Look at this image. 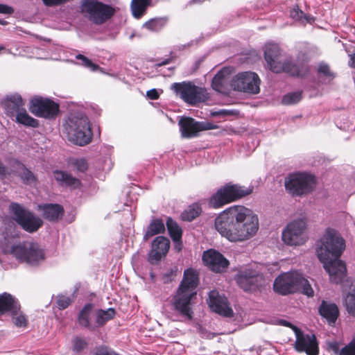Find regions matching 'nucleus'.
<instances>
[{
	"mask_svg": "<svg viewBox=\"0 0 355 355\" xmlns=\"http://www.w3.org/2000/svg\"><path fill=\"white\" fill-rule=\"evenodd\" d=\"M216 230L231 242H241L253 237L259 230V219L244 206L234 205L220 213L215 219Z\"/></svg>",
	"mask_w": 355,
	"mask_h": 355,
	"instance_id": "nucleus-1",
	"label": "nucleus"
},
{
	"mask_svg": "<svg viewBox=\"0 0 355 355\" xmlns=\"http://www.w3.org/2000/svg\"><path fill=\"white\" fill-rule=\"evenodd\" d=\"M345 249V242L335 230L327 228L316 249L318 259L329 275L330 281L340 284L347 276V268L340 257Z\"/></svg>",
	"mask_w": 355,
	"mask_h": 355,
	"instance_id": "nucleus-2",
	"label": "nucleus"
},
{
	"mask_svg": "<svg viewBox=\"0 0 355 355\" xmlns=\"http://www.w3.org/2000/svg\"><path fill=\"white\" fill-rule=\"evenodd\" d=\"M199 283L197 272L193 268L184 270L183 278L172 299L175 311L189 320L193 318L192 301L196 297V288Z\"/></svg>",
	"mask_w": 355,
	"mask_h": 355,
	"instance_id": "nucleus-3",
	"label": "nucleus"
},
{
	"mask_svg": "<svg viewBox=\"0 0 355 355\" xmlns=\"http://www.w3.org/2000/svg\"><path fill=\"white\" fill-rule=\"evenodd\" d=\"M64 133L70 142L83 146L92 139L89 119L83 114H71L63 124Z\"/></svg>",
	"mask_w": 355,
	"mask_h": 355,
	"instance_id": "nucleus-4",
	"label": "nucleus"
},
{
	"mask_svg": "<svg viewBox=\"0 0 355 355\" xmlns=\"http://www.w3.org/2000/svg\"><path fill=\"white\" fill-rule=\"evenodd\" d=\"M253 191V187L245 188L237 184L228 182L220 187L209 200V205L214 209H219L225 205L244 198Z\"/></svg>",
	"mask_w": 355,
	"mask_h": 355,
	"instance_id": "nucleus-5",
	"label": "nucleus"
},
{
	"mask_svg": "<svg viewBox=\"0 0 355 355\" xmlns=\"http://www.w3.org/2000/svg\"><path fill=\"white\" fill-rule=\"evenodd\" d=\"M80 9L85 19L98 26L110 20L116 12L111 5L98 0H82Z\"/></svg>",
	"mask_w": 355,
	"mask_h": 355,
	"instance_id": "nucleus-6",
	"label": "nucleus"
},
{
	"mask_svg": "<svg viewBox=\"0 0 355 355\" xmlns=\"http://www.w3.org/2000/svg\"><path fill=\"white\" fill-rule=\"evenodd\" d=\"M10 254L19 261L30 265H37L45 258L43 250L38 243L34 242H24L13 245L10 248Z\"/></svg>",
	"mask_w": 355,
	"mask_h": 355,
	"instance_id": "nucleus-7",
	"label": "nucleus"
},
{
	"mask_svg": "<svg viewBox=\"0 0 355 355\" xmlns=\"http://www.w3.org/2000/svg\"><path fill=\"white\" fill-rule=\"evenodd\" d=\"M171 89L191 105L205 102L209 98L205 88L198 87L191 82L175 83L171 85Z\"/></svg>",
	"mask_w": 355,
	"mask_h": 355,
	"instance_id": "nucleus-8",
	"label": "nucleus"
},
{
	"mask_svg": "<svg viewBox=\"0 0 355 355\" xmlns=\"http://www.w3.org/2000/svg\"><path fill=\"white\" fill-rule=\"evenodd\" d=\"M10 210L13 214L16 223L28 233L36 232L44 224L40 217L26 209L19 203L12 202Z\"/></svg>",
	"mask_w": 355,
	"mask_h": 355,
	"instance_id": "nucleus-9",
	"label": "nucleus"
},
{
	"mask_svg": "<svg viewBox=\"0 0 355 355\" xmlns=\"http://www.w3.org/2000/svg\"><path fill=\"white\" fill-rule=\"evenodd\" d=\"M29 111L35 116L55 119L60 112V105L49 98L34 96L29 101Z\"/></svg>",
	"mask_w": 355,
	"mask_h": 355,
	"instance_id": "nucleus-10",
	"label": "nucleus"
},
{
	"mask_svg": "<svg viewBox=\"0 0 355 355\" xmlns=\"http://www.w3.org/2000/svg\"><path fill=\"white\" fill-rule=\"evenodd\" d=\"M260 83L261 80L256 73L245 71L234 76L230 85L235 91L257 94L260 92Z\"/></svg>",
	"mask_w": 355,
	"mask_h": 355,
	"instance_id": "nucleus-11",
	"label": "nucleus"
},
{
	"mask_svg": "<svg viewBox=\"0 0 355 355\" xmlns=\"http://www.w3.org/2000/svg\"><path fill=\"white\" fill-rule=\"evenodd\" d=\"M291 329L295 335L294 348L298 352H305L307 355H318L319 346L316 336L313 334H305L297 327L290 323Z\"/></svg>",
	"mask_w": 355,
	"mask_h": 355,
	"instance_id": "nucleus-12",
	"label": "nucleus"
},
{
	"mask_svg": "<svg viewBox=\"0 0 355 355\" xmlns=\"http://www.w3.org/2000/svg\"><path fill=\"white\" fill-rule=\"evenodd\" d=\"M315 177L307 173L290 174V192L293 196H303L311 193L315 187Z\"/></svg>",
	"mask_w": 355,
	"mask_h": 355,
	"instance_id": "nucleus-13",
	"label": "nucleus"
},
{
	"mask_svg": "<svg viewBox=\"0 0 355 355\" xmlns=\"http://www.w3.org/2000/svg\"><path fill=\"white\" fill-rule=\"evenodd\" d=\"M234 279L244 291H252L261 285L263 276L252 268L246 267L239 269Z\"/></svg>",
	"mask_w": 355,
	"mask_h": 355,
	"instance_id": "nucleus-14",
	"label": "nucleus"
},
{
	"mask_svg": "<svg viewBox=\"0 0 355 355\" xmlns=\"http://www.w3.org/2000/svg\"><path fill=\"white\" fill-rule=\"evenodd\" d=\"M181 135L184 138L197 137L198 133L203 130H213L216 125L209 122L197 121L189 116L182 117L178 123Z\"/></svg>",
	"mask_w": 355,
	"mask_h": 355,
	"instance_id": "nucleus-15",
	"label": "nucleus"
},
{
	"mask_svg": "<svg viewBox=\"0 0 355 355\" xmlns=\"http://www.w3.org/2000/svg\"><path fill=\"white\" fill-rule=\"evenodd\" d=\"M264 58L272 72L279 73L288 71V64L286 61L282 62L281 50L277 44H268L266 45Z\"/></svg>",
	"mask_w": 355,
	"mask_h": 355,
	"instance_id": "nucleus-16",
	"label": "nucleus"
},
{
	"mask_svg": "<svg viewBox=\"0 0 355 355\" xmlns=\"http://www.w3.org/2000/svg\"><path fill=\"white\" fill-rule=\"evenodd\" d=\"M170 248V241L165 236H157L151 243V249L148 254V261L150 264H157L165 257Z\"/></svg>",
	"mask_w": 355,
	"mask_h": 355,
	"instance_id": "nucleus-17",
	"label": "nucleus"
},
{
	"mask_svg": "<svg viewBox=\"0 0 355 355\" xmlns=\"http://www.w3.org/2000/svg\"><path fill=\"white\" fill-rule=\"evenodd\" d=\"M208 304L214 312L225 316H233V310L229 306L228 300L224 295H219L218 292L212 290L209 293Z\"/></svg>",
	"mask_w": 355,
	"mask_h": 355,
	"instance_id": "nucleus-18",
	"label": "nucleus"
},
{
	"mask_svg": "<svg viewBox=\"0 0 355 355\" xmlns=\"http://www.w3.org/2000/svg\"><path fill=\"white\" fill-rule=\"evenodd\" d=\"M202 260L211 270L215 272H223L229 266V261L219 252L215 250L205 251Z\"/></svg>",
	"mask_w": 355,
	"mask_h": 355,
	"instance_id": "nucleus-19",
	"label": "nucleus"
},
{
	"mask_svg": "<svg viewBox=\"0 0 355 355\" xmlns=\"http://www.w3.org/2000/svg\"><path fill=\"white\" fill-rule=\"evenodd\" d=\"M307 239L306 219L304 217L290 223V246L301 245Z\"/></svg>",
	"mask_w": 355,
	"mask_h": 355,
	"instance_id": "nucleus-20",
	"label": "nucleus"
},
{
	"mask_svg": "<svg viewBox=\"0 0 355 355\" xmlns=\"http://www.w3.org/2000/svg\"><path fill=\"white\" fill-rule=\"evenodd\" d=\"M300 293L308 297L314 295V291L309 281L297 270L290 271V293Z\"/></svg>",
	"mask_w": 355,
	"mask_h": 355,
	"instance_id": "nucleus-21",
	"label": "nucleus"
},
{
	"mask_svg": "<svg viewBox=\"0 0 355 355\" xmlns=\"http://www.w3.org/2000/svg\"><path fill=\"white\" fill-rule=\"evenodd\" d=\"M38 210L42 211V217L50 222H58L64 214L63 206L56 203L39 205Z\"/></svg>",
	"mask_w": 355,
	"mask_h": 355,
	"instance_id": "nucleus-22",
	"label": "nucleus"
},
{
	"mask_svg": "<svg viewBox=\"0 0 355 355\" xmlns=\"http://www.w3.org/2000/svg\"><path fill=\"white\" fill-rule=\"evenodd\" d=\"M21 305L19 301L8 293L0 294V313H10L12 315H17Z\"/></svg>",
	"mask_w": 355,
	"mask_h": 355,
	"instance_id": "nucleus-23",
	"label": "nucleus"
},
{
	"mask_svg": "<svg viewBox=\"0 0 355 355\" xmlns=\"http://www.w3.org/2000/svg\"><path fill=\"white\" fill-rule=\"evenodd\" d=\"M2 104L8 114L12 116L24 108L25 101L19 94L15 93L7 95L3 99Z\"/></svg>",
	"mask_w": 355,
	"mask_h": 355,
	"instance_id": "nucleus-24",
	"label": "nucleus"
},
{
	"mask_svg": "<svg viewBox=\"0 0 355 355\" xmlns=\"http://www.w3.org/2000/svg\"><path fill=\"white\" fill-rule=\"evenodd\" d=\"M53 176L58 183L62 187L76 189L81 185V182L78 178L73 177L70 173L63 171H55L53 172Z\"/></svg>",
	"mask_w": 355,
	"mask_h": 355,
	"instance_id": "nucleus-25",
	"label": "nucleus"
},
{
	"mask_svg": "<svg viewBox=\"0 0 355 355\" xmlns=\"http://www.w3.org/2000/svg\"><path fill=\"white\" fill-rule=\"evenodd\" d=\"M319 313L329 324H334L339 315L338 306L335 304L328 303L324 300L319 306Z\"/></svg>",
	"mask_w": 355,
	"mask_h": 355,
	"instance_id": "nucleus-26",
	"label": "nucleus"
},
{
	"mask_svg": "<svg viewBox=\"0 0 355 355\" xmlns=\"http://www.w3.org/2000/svg\"><path fill=\"white\" fill-rule=\"evenodd\" d=\"M94 306L91 303H87L80 310L78 315V324L92 331H95L96 327L92 325L90 322V315L92 311Z\"/></svg>",
	"mask_w": 355,
	"mask_h": 355,
	"instance_id": "nucleus-27",
	"label": "nucleus"
},
{
	"mask_svg": "<svg viewBox=\"0 0 355 355\" xmlns=\"http://www.w3.org/2000/svg\"><path fill=\"white\" fill-rule=\"evenodd\" d=\"M15 167L16 168L17 175L25 184H31L37 181V178L33 173L28 169L21 162L17 160L15 161Z\"/></svg>",
	"mask_w": 355,
	"mask_h": 355,
	"instance_id": "nucleus-28",
	"label": "nucleus"
},
{
	"mask_svg": "<svg viewBox=\"0 0 355 355\" xmlns=\"http://www.w3.org/2000/svg\"><path fill=\"white\" fill-rule=\"evenodd\" d=\"M165 232V225L164 221L161 218L153 219L144 235V240L148 241L155 235L164 233Z\"/></svg>",
	"mask_w": 355,
	"mask_h": 355,
	"instance_id": "nucleus-29",
	"label": "nucleus"
},
{
	"mask_svg": "<svg viewBox=\"0 0 355 355\" xmlns=\"http://www.w3.org/2000/svg\"><path fill=\"white\" fill-rule=\"evenodd\" d=\"M274 291L282 295L288 294V272L279 275L273 284Z\"/></svg>",
	"mask_w": 355,
	"mask_h": 355,
	"instance_id": "nucleus-30",
	"label": "nucleus"
},
{
	"mask_svg": "<svg viewBox=\"0 0 355 355\" xmlns=\"http://www.w3.org/2000/svg\"><path fill=\"white\" fill-rule=\"evenodd\" d=\"M317 73L318 77L322 78V82L324 84H329L336 77V73L331 70L329 65L324 62L318 64Z\"/></svg>",
	"mask_w": 355,
	"mask_h": 355,
	"instance_id": "nucleus-31",
	"label": "nucleus"
},
{
	"mask_svg": "<svg viewBox=\"0 0 355 355\" xmlns=\"http://www.w3.org/2000/svg\"><path fill=\"white\" fill-rule=\"evenodd\" d=\"M16 122L27 127L37 128L39 121L30 116L24 108L16 113Z\"/></svg>",
	"mask_w": 355,
	"mask_h": 355,
	"instance_id": "nucleus-32",
	"label": "nucleus"
},
{
	"mask_svg": "<svg viewBox=\"0 0 355 355\" xmlns=\"http://www.w3.org/2000/svg\"><path fill=\"white\" fill-rule=\"evenodd\" d=\"M151 1L152 0H132L131 8L133 16L136 18L142 17Z\"/></svg>",
	"mask_w": 355,
	"mask_h": 355,
	"instance_id": "nucleus-33",
	"label": "nucleus"
},
{
	"mask_svg": "<svg viewBox=\"0 0 355 355\" xmlns=\"http://www.w3.org/2000/svg\"><path fill=\"white\" fill-rule=\"evenodd\" d=\"M166 225L168 232V234L173 241H178L182 239V230L175 220L168 217L166 220Z\"/></svg>",
	"mask_w": 355,
	"mask_h": 355,
	"instance_id": "nucleus-34",
	"label": "nucleus"
},
{
	"mask_svg": "<svg viewBox=\"0 0 355 355\" xmlns=\"http://www.w3.org/2000/svg\"><path fill=\"white\" fill-rule=\"evenodd\" d=\"M202 212V208L198 203H193L189 205L181 214V218L184 221H192Z\"/></svg>",
	"mask_w": 355,
	"mask_h": 355,
	"instance_id": "nucleus-35",
	"label": "nucleus"
},
{
	"mask_svg": "<svg viewBox=\"0 0 355 355\" xmlns=\"http://www.w3.org/2000/svg\"><path fill=\"white\" fill-rule=\"evenodd\" d=\"M116 311L113 308H109L107 310L100 309L96 315V323L98 327H103L105 323L113 319Z\"/></svg>",
	"mask_w": 355,
	"mask_h": 355,
	"instance_id": "nucleus-36",
	"label": "nucleus"
},
{
	"mask_svg": "<svg viewBox=\"0 0 355 355\" xmlns=\"http://www.w3.org/2000/svg\"><path fill=\"white\" fill-rule=\"evenodd\" d=\"M167 18L166 17H157L150 19L147 21L144 27L150 31L157 32L161 31L166 24Z\"/></svg>",
	"mask_w": 355,
	"mask_h": 355,
	"instance_id": "nucleus-37",
	"label": "nucleus"
},
{
	"mask_svg": "<svg viewBox=\"0 0 355 355\" xmlns=\"http://www.w3.org/2000/svg\"><path fill=\"white\" fill-rule=\"evenodd\" d=\"M309 72V69L307 64V60H303L302 62L297 64L290 65V76H296L299 77H304Z\"/></svg>",
	"mask_w": 355,
	"mask_h": 355,
	"instance_id": "nucleus-38",
	"label": "nucleus"
},
{
	"mask_svg": "<svg viewBox=\"0 0 355 355\" xmlns=\"http://www.w3.org/2000/svg\"><path fill=\"white\" fill-rule=\"evenodd\" d=\"M88 346L87 340L80 337L75 336L72 340V350L76 353H79L86 349Z\"/></svg>",
	"mask_w": 355,
	"mask_h": 355,
	"instance_id": "nucleus-39",
	"label": "nucleus"
},
{
	"mask_svg": "<svg viewBox=\"0 0 355 355\" xmlns=\"http://www.w3.org/2000/svg\"><path fill=\"white\" fill-rule=\"evenodd\" d=\"M290 17L293 19L302 23L305 21L311 23V18L306 16L301 10L299 9L298 6L294 7L293 10L290 11Z\"/></svg>",
	"mask_w": 355,
	"mask_h": 355,
	"instance_id": "nucleus-40",
	"label": "nucleus"
},
{
	"mask_svg": "<svg viewBox=\"0 0 355 355\" xmlns=\"http://www.w3.org/2000/svg\"><path fill=\"white\" fill-rule=\"evenodd\" d=\"M345 306L347 312L355 316V289L346 296L345 299Z\"/></svg>",
	"mask_w": 355,
	"mask_h": 355,
	"instance_id": "nucleus-41",
	"label": "nucleus"
},
{
	"mask_svg": "<svg viewBox=\"0 0 355 355\" xmlns=\"http://www.w3.org/2000/svg\"><path fill=\"white\" fill-rule=\"evenodd\" d=\"M224 72L223 71H218L213 78L211 86L214 89L220 92L223 89L224 84Z\"/></svg>",
	"mask_w": 355,
	"mask_h": 355,
	"instance_id": "nucleus-42",
	"label": "nucleus"
},
{
	"mask_svg": "<svg viewBox=\"0 0 355 355\" xmlns=\"http://www.w3.org/2000/svg\"><path fill=\"white\" fill-rule=\"evenodd\" d=\"M73 300L69 296L59 295L57 297L56 304L60 310L67 309L72 303Z\"/></svg>",
	"mask_w": 355,
	"mask_h": 355,
	"instance_id": "nucleus-43",
	"label": "nucleus"
},
{
	"mask_svg": "<svg viewBox=\"0 0 355 355\" xmlns=\"http://www.w3.org/2000/svg\"><path fill=\"white\" fill-rule=\"evenodd\" d=\"M12 320L15 325L17 327H26L28 326L26 316L19 312L17 315H12Z\"/></svg>",
	"mask_w": 355,
	"mask_h": 355,
	"instance_id": "nucleus-44",
	"label": "nucleus"
},
{
	"mask_svg": "<svg viewBox=\"0 0 355 355\" xmlns=\"http://www.w3.org/2000/svg\"><path fill=\"white\" fill-rule=\"evenodd\" d=\"M76 59L81 60L82 64L83 66L90 69L93 71H96L99 68V66L98 64L93 63L91 60H89L83 55L78 54V55H76Z\"/></svg>",
	"mask_w": 355,
	"mask_h": 355,
	"instance_id": "nucleus-45",
	"label": "nucleus"
},
{
	"mask_svg": "<svg viewBox=\"0 0 355 355\" xmlns=\"http://www.w3.org/2000/svg\"><path fill=\"white\" fill-rule=\"evenodd\" d=\"M339 355H355V337L340 351Z\"/></svg>",
	"mask_w": 355,
	"mask_h": 355,
	"instance_id": "nucleus-46",
	"label": "nucleus"
},
{
	"mask_svg": "<svg viewBox=\"0 0 355 355\" xmlns=\"http://www.w3.org/2000/svg\"><path fill=\"white\" fill-rule=\"evenodd\" d=\"M73 166L79 172L84 173L88 168V164L85 159L80 158L76 159L73 163Z\"/></svg>",
	"mask_w": 355,
	"mask_h": 355,
	"instance_id": "nucleus-47",
	"label": "nucleus"
},
{
	"mask_svg": "<svg viewBox=\"0 0 355 355\" xmlns=\"http://www.w3.org/2000/svg\"><path fill=\"white\" fill-rule=\"evenodd\" d=\"M177 273V268H171L168 272L164 274L163 279L164 283H168L173 280Z\"/></svg>",
	"mask_w": 355,
	"mask_h": 355,
	"instance_id": "nucleus-48",
	"label": "nucleus"
},
{
	"mask_svg": "<svg viewBox=\"0 0 355 355\" xmlns=\"http://www.w3.org/2000/svg\"><path fill=\"white\" fill-rule=\"evenodd\" d=\"M302 99V92H295L290 93V104L297 103Z\"/></svg>",
	"mask_w": 355,
	"mask_h": 355,
	"instance_id": "nucleus-49",
	"label": "nucleus"
},
{
	"mask_svg": "<svg viewBox=\"0 0 355 355\" xmlns=\"http://www.w3.org/2000/svg\"><path fill=\"white\" fill-rule=\"evenodd\" d=\"M147 97L150 100H157L159 98V94L156 89H151L146 93Z\"/></svg>",
	"mask_w": 355,
	"mask_h": 355,
	"instance_id": "nucleus-50",
	"label": "nucleus"
},
{
	"mask_svg": "<svg viewBox=\"0 0 355 355\" xmlns=\"http://www.w3.org/2000/svg\"><path fill=\"white\" fill-rule=\"evenodd\" d=\"M14 12V9L7 5L0 3V13L3 14H12Z\"/></svg>",
	"mask_w": 355,
	"mask_h": 355,
	"instance_id": "nucleus-51",
	"label": "nucleus"
},
{
	"mask_svg": "<svg viewBox=\"0 0 355 355\" xmlns=\"http://www.w3.org/2000/svg\"><path fill=\"white\" fill-rule=\"evenodd\" d=\"M46 6H56L61 3H64L69 0H42Z\"/></svg>",
	"mask_w": 355,
	"mask_h": 355,
	"instance_id": "nucleus-52",
	"label": "nucleus"
},
{
	"mask_svg": "<svg viewBox=\"0 0 355 355\" xmlns=\"http://www.w3.org/2000/svg\"><path fill=\"white\" fill-rule=\"evenodd\" d=\"M282 240L286 244H288V224H287L282 232Z\"/></svg>",
	"mask_w": 355,
	"mask_h": 355,
	"instance_id": "nucleus-53",
	"label": "nucleus"
},
{
	"mask_svg": "<svg viewBox=\"0 0 355 355\" xmlns=\"http://www.w3.org/2000/svg\"><path fill=\"white\" fill-rule=\"evenodd\" d=\"M236 112L233 110H221L216 113L217 115L230 116L234 115Z\"/></svg>",
	"mask_w": 355,
	"mask_h": 355,
	"instance_id": "nucleus-54",
	"label": "nucleus"
},
{
	"mask_svg": "<svg viewBox=\"0 0 355 355\" xmlns=\"http://www.w3.org/2000/svg\"><path fill=\"white\" fill-rule=\"evenodd\" d=\"M175 243V249L177 250V252H180L182 249V239L178 241H173Z\"/></svg>",
	"mask_w": 355,
	"mask_h": 355,
	"instance_id": "nucleus-55",
	"label": "nucleus"
},
{
	"mask_svg": "<svg viewBox=\"0 0 355 355\" xmlns=\"http://www.w3.org/2000/svg\"><path fill=\"white\" fill-rule=\"evenodd\" d=\"M171 61H172V58H166V59H164L161 62H159V63L156 64V66L157 67L164 66V65H166V64H168L169 63H171Z\"/></svg>",
	"mask_w": 355,
	"mask_h": 355,
	"instance_id": "nucleus-56",
	"label": "nucleus"
},
{
	"mask_svg": "<svg viewBox=\"0 0 355 355\" xmlns=\"http://www.w3.org/2000/svg\"><path fill=\"white\" fill-rule=\"evenodd\" d=\"M329 347L336 352H337L338 351V345L337 343H330Z\"/></svg>",
	"mask_w": 355,
	"mask_h": 355,
	"instance_id": "nucleus-57",
	"label": "nucleus"
},
{
	"mask_svg": "<svg viewBox=\"0 0 355 355\" xmlns=\"http://www.w3.org/2000/svg\"><path fill=\"white\" fill-rule=\"evenodd\" d=\"M278 324L284 327H288V321L286 320H279Z\"/></svg>",
	"mask_w": 355,
	"mask_h": 355,
	"instance_id": "nucleus-58",
	"label": "nucleus"
},
{
	"mask_svg": "<svg viewBox=\"0 0 355 355\" xmlns=\"http://www.w3.org/2000/svg\"><path fill=\"white\" fill-rule=\"evenodd\" d=\"M199 333L202 338L205 337V329L202 328L201 326L199 327Z\"/></svg>",
	"mask_w": 355,
	"mask_h": 355,
	"instance_id": "nucleus-59",
	"label": "nucleus"
},
{
	"mask_svg": "<svg viewBox=\"0 0 355 355\" xmlns=\"http://www.w3.org/2000/svg\"><path fill=\"white\" fill-rule=\"evenodd\" d=\"M284 187L286 191H288V177L284 179Z\"/></svg>",
	"mask_w": 355,
	"mask_h": 355,
	"instance_id": "nucleus-60",
	"label": "nucleus"
},
{
	"mask_svg": "<svg viewBox=\"0 0 355 355\" xmlns=\"http://www.w3.org/2000/svg\"><path fill=\"white\" fill-rule=\"evenodd\" d=\"M282 101L284 104L288 103V94H286L284 96Z\"/></svg>",
	"mask_w": 355,
	"mask_h": 355,
	"instance_id": "nucleus-61",
	"label": "nucleus"
},
{
	"mask_svg": "<svg viewBox=\"0 0 355 355\" xmlns=\"http://www.w3.org/2000/svg\"><path fill=\"white\" fill-rule=\"evenodd\" d=\"M0 24L3 25V26H6L8 24V21H6V20L4 19H0Z\"/></svg>",
	"mask_w": 355,
	"mask_h": 355,
	"instance_id": "nucleus-62",
	"label": "nucleus"
},
{
	"mask_svg": "<svg viewBox=\"0 0 355 355\" xmlns=\"http://www.w3.org/2000/svg\"><path fill=\"white\" fill-rule=\"evenodd\" d=\"M3 49H4V47H3V46H0V51H1V50H3Z\"/></svg>",
	"mask_w": 355,
	"mask_h": 355,
	"instance_id": "nucleus-63",
	"label": "nucleus"
},
{
	"mask_svg": "<svg viewBox=\"0 0 355 355\" xmlns=\"http://www.w3.org/2000/svg\"><path fill=\"white\" fill-rule=\"evenodd\" d=\"M353 67L355 68V60L353 61Z\"/></svg>",
	"mask_w": 355,
	"mask_h": 355,
	"instance_id": "nucleus-64",
	"label": "nucleus"
}]
</instances>
